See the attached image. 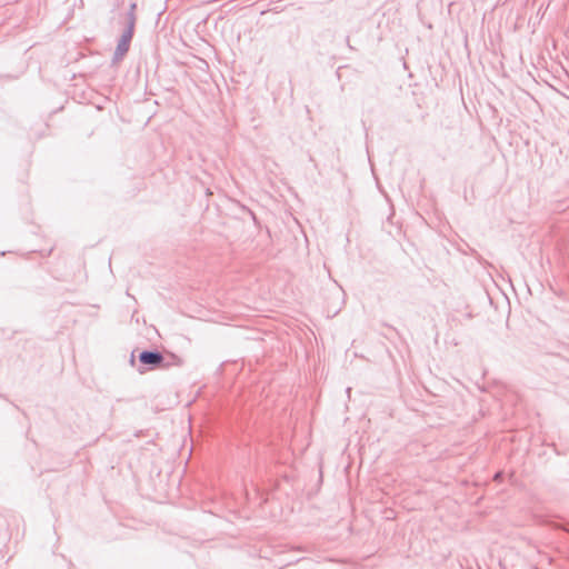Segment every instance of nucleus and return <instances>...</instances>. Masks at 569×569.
<instances>
[{"label": "nucleus", "instance_id": "nucleus-1", "mask_svg": "<svg viewBox=\"0 0 569 569\" xmlns=\"http://www.w3.org/2000/svg\"><path fill=\"white\" fill-rule=\"evenodd\" d=\"M133 37V31L124 30L118 41L117 48L113 54V61H120L129 51L130 42Z\"/></svg>", "mask_w": 569, "mask_h": 569}, {"label": "nucleus", "instance_id": "nucleus-4", "mask_svg": "<svg viewBox=\"0 0 569 569\" xmlns=\"http://www.w3.org/2000/svg\"><path fill=\"white\" fill-rule=\"evenodd\" d=\"M500 477H501V473H500V472H498V473H496L495 479H498V478H500Z\"/></svg>", "mask_w": 569, "mask_h": 569}, {"label": "nucleus", "instance_id": "nucleus-2", "mask_svg": "<svg viewBox=\"0 0 569 569\" xmlns=\"http://www.w3.org/2000/svg\"><path fill=\"white\" fill-rule=\"evenodd\" d=\"M139 360L143 365L157 367L163 361V356L159 351H142L139 356Z\"/></svg>", "mask_w": 569, "mask_h": 569}, {"label": "nucleus", "instance_id": "nucleus-3", "mask_svg": "<svg viewBox=\"0 0 569 569\" xmlns=\"http://www.w3.org/2000/svg\"><path fill=\"white\" fill-rule=\"evenodd\" d=\"M136 8H137V4L136 3H131L130 4V9H129V12L127 14V19H128V26L126 28V30H131L134 32V26H136Z\"/></svg>", "mask_w": 569, "mask_h": 569}]
</instances>
